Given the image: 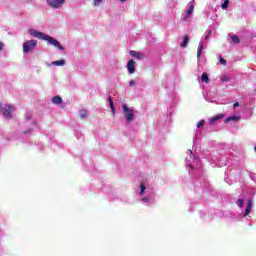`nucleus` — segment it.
I'll use <instances>...</instances> for the list:
<instances>
[{
  "mask_svg": "<svg viewBox=\"0 0 256 256\" xmlns=\"http://www.w3.org/2000/svg\"><path fill=\"white\" fill-rule=\"evenodd\" d=\"M15 109V107L6 104L4 107H2V113L4 115V117H6V119H11V117H13V115H11V111H13Z\"/></svg>",
  "mask_w": 256,
  "mask_h": 256,
  "instance_id": "obj_4",
  "label": "nucleus"
},
{
  "mask_svg": "<svg viewBox=\"0 0 256 256\" xmlns=\"http://www.w3.org/2000/svg\"><path fill=\"white\" fill-rule=\"evenodd\" d=\"M198 129H201L202 127H205V120H201L198 124H197Z\"/></svg>",
  "mask_w": 256,
  "mask_h": 256,
  "instance_id": "obj_22",
  "label": "nucleus"
},
{
  "mask_svg": "<svg viewBox=\"0 0 256 256\" xmlns=\"http://www.w3.org/2000/svg\"><path fill=\"white\" fill-rule=\"evenodd\" d=\"M220 64L227 65V60H225L223 57H220Z\"/></svg>",
  "mask_w": 256,
  "mask_h": 256,
  "instance_id": "obj_26",
  "label": "nucleus"
},
{
  "mask_svg": "<svg viewBox=\"0 0 256 256\" xmlns=\"http://www.w3.org/2000/svg\"><path fill=\"white\" fill-rule=\"evenodd\" d=\"M130 55L132 57H136V59H141V54L137 51H134V50L130 51Z\"/></svg>",
  "mask_w": 256,
  "mask_h": 256,
  "instance_id": "obj_17",
  "label": "nucleus"
},
{
  "mask_svg": "<svg viewBox=\"0 0 256 256\" xmlns=\"http://www.w3.org/2000/svg\"><path fill=\"white\" fill-rule=\"evenodd\" d=\"M231 121H239V116H230L225 119L224 123H231Z\"/></svg>",
  "mask_w": 256,
  "mask_h": 256,
  "instance_id": "obj_12",
  "label": "nucleus"
},
{
  "mask_svg": "<svg viewBox=\"0 0 256 256\" xmlns=\"http://www.w3.org/2000/svg\"><path fill=\"white\" fill-rule=\"evenodd\" d=\"M225 117V114H218L216 116H213L211 119H210V125H213V123H217V121L223 119Z\"/></svg>",
  "mask_w": 256,
  "mask_h": 256,
  "instance_id": "obj_8",
  "label": "nucleus"
},
{
  "mask_svg": "<svg viewBox=\"0 0 256 256\" xmlns=\"http://www.w3.org/2000/svg\"><path fill=\"white\" fill-rule=\"evenodd\" d=\"M201 79H202V83H209V75H207V73L204 72L202 74Z\"/></svg>",
  "mask_w": 256,
  "mask_h": 256,
  "instance_id": "obj_18",
  "label": "nucleus"
},
{
  "mask_svg": "<svg viewBox=\"0 0 256 256\" xmlns=\"http://www.w3.org/2000/svg\"><path fill=\"white\" fill-rule=\"evenodd\" d=\"M52 65H55L56 67H63V65H65V60L61 59L53 61Z\"/></svg>",
  "mask_w": 256,
  "mask_h": 256,
  "instance_id": "obj_10",
  "label": "nucleus"
},
{
  "mask_svg": "<svg viewBox=\"0 0 256 256\" xmlns=\"http://www.w3.org/2000/svg\"><path fill=\"white\" fill-rule=\"evenodd\" d=\"M127 70L130 73V75H133V73H135V60L131 59L127 63Z\"/></svg>",
  "mask_w": 256,
  "mask_h": 256,
  "instance_id": "obj_6",
  "label": "nucleus"
},
{
  "mask_svg": "<svg viewBox=\"0 0 256 256\" xmlns=\"http://www.w3.org/2000/svg\"><path fill=\"white\" fill-rule=\"evenodd\" d=\"M193 11H195V6L190 5V7L188 8L187 12H186V18L191 17V14L193 13Z\"/></svg>",
  "mask_w": 256,
  "mask_h": 256,
  "instance_id": "obj_13",
  "label": "nucleus"
},
{
  "mask_svg": "<svg viewBox=\"0 0 256 256\" xmlns=\"http://www.w3.org/2000/svg\"><path fill=\"white\" fill-rule=\"evenodd\" d=\"M102 3H103V0H94L93 1V4H94L95 7L99 6Z\"/></svg>",
  "mask_w": 256,
  "mask_h": 256,
  "instance_id": "obj_23",
  "label": "nucleus"
},
{
  "mask_svg": "<svg viewBox=\"0 0 256 256\" xmlns=\"http://www.w3.org/2000/svg\"><path fill=\"white\" fill-rule=\"evenodd\" d=\"M108 101L110 103V109L112 111V115H115V104L113 103V99L109 98Z\"/></svg>",
  "mask_w": 256,
  "mask_h": 256,
  "instance_id": "obj_16",
  "label": "nucleus"
},
{
  "mask_svg": "<svg viewBox=\"0 0 256 256\" xmlns=\"http://www.w3.org/2000/svg\"><path fill=\"white\" fill-rule=\"evenodd\" d=\"M233 107H234V109L237 108V107H239V102H235V103L233 104Z\"/></svg>",
  "mask_w": 256,
  "mask_h": 256,
  "instance_id": "obj_28",
  "label": "nucleus"
},
{
  "mask_svg": "<svg viewBox=\"0 0 256 256\" xmlns=\"http://www.w3.org/2000/svg\"><path fill=\"white\" fill-rule=\"evenodd\" d=\"M37 47V40H28L23 43V53H31Z\"/></svg>",
  "mask_w": 256,
  "mask_h": 256,
  "instance_id": "obj_2",
  "label": "nucleus"
},
{
  "mask_svg": "<svg viewBox=\"0 0 256 256\" xmlns=\"http://www.w3.org/2000/svg\"><path fill=\"white\" fill-rule=\"evenodd\" d=\"M208 35H211V31L208 32Z\"/></svg>",
  "mask_w": 256,
  "mask_h": 256,
  "instance_id": "obj_33",
  "label": "nucleus"
},
{
  "mask_svg": "<svg viewBox=\"0 0 256 256\" xmlns=\"http://www.w3.org/2000/svg\"><path fill=\"white\" fill-rule=\"evenodd\" d=\"M64 3L65 0H47V4L52 7V9H59Z\"/></svg>",
  "mask_w": 256,
  "mask_h": 256,
  "instance_id": "obj_5",
  "label": "nucleus"
},
{
  "mask_svg": "<svg viewBox=\"0 0 256 256\" xmlns=\"http://www.w3.org/2000/svg\"><path fill=\"white\" fill-rule=\"evenodd\" d=\"M87 117V110L80 111V119H86Z\"/></svg>",
  "mask_w": 256,
  "mask_h": 256,
  "instance_id": "obj_20",
  "label": "nucleus"
},
{
  "mask_svg": "<svg viewBox=\"0 0 256 256\" xmlns=\"http://www.w3.org/2000/svg\"><path fill=\"white\" fill-rule=\"evenodd\" d=\"M129 86L130 87H135V80H130Z\"/></svg>",
  "mask_w": 256,
  "mask_h": 256,
  "instance_id": "obj_27",
  "label": "nucleus"
},
{
  "mask_svg": "<svg viewBox=\"0 0 256 256\" xmlns=\"http://www.w3.org/2000/svg\"><path fill=\"white\" fill-rule=\"evenodd\" d=\"M3 111V106L0 105V112Z\"/></svg>",
  "mask_w": 256,
  "mask_h": 256,
  "instance_id": "obj_32",
  "label": "nucleus"
},
{
  "mask_svg": "<svg viewBox=\"0 0 256 256\" xmlns=\"http://www.w3.org/2000/svg\"><path fill=\"white\" fill-rule=\"evenodd\" d=\"M222 9H227L229 7V0H224V3L221 5Z\"/></svg>",
  "mask_w": 256,
  "mask_h": 256,
  "instance_id": "obj_21",
  "label": "nucleus"
},
{
  "mask_svg": "<svg viewBox=\"0 0 256 256\" xmlns=\"http://www.w3.org/2000/svg\"><path fill=\"white\" fill-rule=\"evenodd\" d=\"M221 81H222V83H227V82L231 81V78L227 75H223L221 77Z\"/></svg>",
  "mask_w": 256,
  "mask_h": 256,
  "instance_id": "obj_19",
  "label": "nucleus"
},
{
  "mask_svg": "<svg viewBox=\"0 0 256 256\" xmlns=\"http://www.w3.org/2000/svg\"><path fill=\"white\" fill-rule=\"evenodd\" d=\"M0 51H3V42L0 41Z\"/></svg>",
  "mask_w": 256,
  "mask_h": 256,
  "instance_id": "obj_29",
  "label": "nucleus"
},
{
  "mask_svg": "<svg viewBox=\"0 0 256 256\" xmlns=\"http://www.w3.org/2000/svg\"><path fill=\"white\" fill-rule=\"evenodd\" d=\"M142 201H149V198H143Z\"/></svg>",
  "mask_w": 256,
  "mask_h": 256,
  "instance_id": "obj_30",
  "label": "nucleus"
},
{
  "mask_svg": "<svg viewBox=\"0 0 256 256\" xmlns=\"http://www.w3.org/2000/svg\"><path fill=\"white\" fill-rule=\"evenodd\" d=\"M120 1V3H125V1H127V0H119Z\"/></svg>",
  "mask_w": 256,
  "mask_h": 256,
  "instance_id": "obj_31",
  "label": "nucleus"
},
{
  "mask_svg": "<svg viewBox=\"0 0 256 256\" xmlns=\"http://www.w3.org/2000/svg\"><path fill=\"white\" fill-rule=\"evenodd\" d=\"M189 45V36H184L183 42L180 43V47L185 48Z\"/></svg>",
  "mask_w": 256,
  "mask_h": 256,
  "instance_id": "obj_11",
  "label": "nucleus"
},
{
  "mask_svg": "<svg viewBox=\"0 0 256 256\" xmlns=\"http://www.w3.org/2000/svg\"><path fill=\"white\" fill-rule=\"evenodd\" d=\"M243 203H244L243 199H238V201H237L238 207L243 208Z\"/></svg>",
  "mask_w": 256,
  "mask_h": 256,
  "instance_id": "obj_25",
  "label": "nucleus"
},
{
  "mask_svg": "<svg viewBox=\"0 0 256 256\" xmlns=\"http://www.w3.org/2000/svg\"><path fill=\"white\" fill-rule=\"evenodd\" d=\"M28 33H30L33 37H36V39H42V41H47L48 43H50V45H53L60 51H63L65 49L63 47V45H61V43L59 41H57V39H55L54 37L49 36L43 32L36 31L34 29H29Z\"/></svg>",
  "mask_w": 256,
  "mask_h": 256,
  "instance_id": "obj_1",
  "label": "nucleus"
},
{
  "mask_svg": "<svg viewBox=\"0 0 256 256\" xmlns=\"http://www.w3.org/2000/svg\"><path fill=\"white\" fill-rule=\"evenodd\" d=\"M140 195H143L145 193V184H140Z\"/></svg>",
  "mask_w": 256,
  "mask_h": 256,
  "instance_id": "obj_24",
  "label": "nucleus"
},
{
  "mask_svg": "<svg viewBox=\"0 0 256 256\" xmlns=\"http://www.w3.org/2000/svg\"><path fill=\"white\" fill-rule=\"evenodd\" d=\"M231 41H232L233 43H235V45L241 43V40L239 39V36H237V35H232V36H231Z\"/></svg>",
  "mask_w": 256,
  "mask_h": 256,
  "instance_id": "obj_14",
  "label": "nucleus"
},
{
  "mask_svg": "<svg viewBox=\"0 0 256 256\" xmlns=\"http://www.w3.org/2000/svg\"><path fill=\"white\" fill-rule=\"evenodd\" d=\"M122 109L124 111L127 123H131V121L135 119V114L133 113V110H131L129 106H127V104H123Z\"/></svg>",
  "mask_w": 256,
  "mask_h": 256,
  "instance_id": "obj_3",
  "label": "nucleus"
},
{
  "mask_svg": "<svg viewBox=\"0 0 256 256\" xmlns=\"http://www.w3.org/2000/svg\"><path fill=\"white\" fill-rule=\"evenodd\" d=\"M52 103L54 105H61V103H63V99L61 98V96H54L52 98Z\"/></svg>",
  "mask_w": 256,
  "mask_h": 256,
  "instance_id": "obj_9",
  "label": "nucleus"
},
{
  "mask_svg": "<svg viewBox=\"0 0 256 256\" xmlns=\"http://www.w3.org/2000/svg\"><path fill=\"white\" fill-rule=\"evenodd\" d=\"M251 211H253V200H248V204L246 206V210L244 213V217H247V215H249V213H251Z\"/></svg>",
  "mask_w": 256,
  "mask_h": 256,
  "instance_id": "obj_7",
  "label": "nucleus"
},
{
  "mask_svg": "<svg viewBox=\"0 0 256 256\" xmlns=\"http://www.w3.org/2000/svg\"><path fill=\"white\" fill-rule=\"evenodd\" d=\"M201 55H203V44L200 43L197 51V59H201Z\"/></svg>",
  "mask_w": 256,
  "mask_h": 256,
  "instance_id": "obj_15",
  "label": "nucleus"
}]
</instances>
